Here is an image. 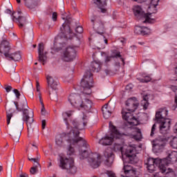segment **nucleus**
Returning <instances> with one entry per match:
<instances>
[{
	"label": "nucleus",
	"instance_id": "1",
	"mask_svg": "<svg viewBox=\"0 0 177 177\" xmlns=\"http://www.w3.org/2000/svg\"><path fill=\"white\" fill-rule=\"evenodd\" d=\"M71 115H73V111H68L62 113L64 121L66 122L67 127V131L66 133L57 136L55 139L56 145L66 149L68 156H73L75 154V150L74 149V147H73L74 145H77V143L82 142L83 146H86L85 140L80 137V131H82V129H84L85 127H86L88 116H83L82 124H78L77 120H73L71 124L69 125L67 122V118L71 117Z\"/></svg>",
	"mask_w": 177,
	"mask_h": 177
},
{
	"label": "nucleus",
	"instance_id": "2",
	"mask_svg": "<svg viewBox=\"0 0 177 177\" xmlns=\"http://www.w3.org/2000/svg\"><path fill=\"white\" fill-rule=\"evenodd\" d=\"M14 104L17 111H22L23 117L22 120L26 123L28 127V132H30V129H32V123L34 122V111H28V105L27 104V100L26 97H22L21 100L18 103L14 102Z\"/></svg>",
	"mask_w": 177,
	"mask_h": 177
},
{
	"label": "nucleus",
	"instance_id": "3",
	"mask_svg": "<svg viewBox=\"0 0 177 177\" xmlns=\"http://www.w3.org/2000/svg\"><path fill=\"white\" fill-rule=\"evenodd\" d=\"M126 106L127 108L122 110L123 120H125L129 125H138L139 121L133 117L131 113H133V111L138 109L139 102H138V100L135 97L129 98L126 102Z\"/></svg>",
	"mask_w": 177,
	"mask_h": 177
},
{
	"label": "nucleus",
	"instance_id": "4",
	"mask_svg": "<svg viewBox=\"0 0 177 177\" xmlns=\"http://www.w3.org/2000/svg\"><path fill=\"white\" fill-rule=\"evenodd\" d=\"M114 151H120L122 156H126L127 161L131 164L135 162V159L136 158V154H138V151H136V145H129L127 146L124 142L115 143L113 145Z\"/></svg>",
	"mask_w": 177,
	"mask_h": 177
},
{
	"label": "nucleus",
	"instance_id": "5",
	"mask_svg": "<svg viewBox=\"0 0 177 177\" xmlns=\"http://www.w3.org/2000/svg\"><path fill=\"white\" fill-rule=\"evenodd\" d=\"M75 94H71L68 97V102L76 109H83L86 113L91 112L93 103L89 99L82 98Z\"/></svg>",
	"mask_w": 177,
	"mask_h": 177
},
{
	"label": "nucleus",
	"instance_id": "6",
	"mask_svg": "<svg viewBox=\"0 0 177 177\" xmlns=\"http://www.w3.org/2000/svg\"><path fill=\"white\" fill-rule=\"evenodd\" d=\"M110 134H106L104 137L101 138L98 143L102 146H110L114 143L115 139H122L124 133L119 132L117 127L113 124V122H109Z\"/></svg>",
	"mask_w": 177,
	"mask_h": 177
},
{
	"label": "nucleus",
	"instance_id": "7",
	"mask_svg": "<svg viewBox=\"0 0 177 177\" xmlns=\"http://www.w3.org/2000/svg\"><path fill=\"white\" fill-rule=\"evenodd\" d=\"M80 158L81 160L88 158V161L92 168H97L100 165V155L99 153H91L89 150L82 149L80 151Z\"/></svg>",
	"mask_w": 177,
	"mask_h": 177
},
{
	"label": "nucleus",
	"instance_id": "8",
	"mask_svg": "<svg viewBox=\"0 0 177 177\" xmlns=\"http://www.w3.org/2000/svg\"><path fill=\"white\" fill-rule=\"evenodd\" d=\"M81 89L84 96H89L92 93V88H93V77L91 72H86L82 79Z\"/></svg>",
	"mask_w": 177,
	"mask_h": 177
},
{
	"label": "nucleus",
	"instance_id": "9",
	"mask_svg": "<svg viewBox=\"0 0 177 177\" xmlns=\"http://www.w3.org/2000/svg\"><path fill=\"white\" fill-rule=\"evenodd\" d=\"M59 167L62 168V169H66L67 172L69 174H75V172H77V167L74 165V159L71 158H67L61 156Z\"/></svg>",
	"mask_w": 177,
	"mask_h": 177
},
{
	"label": "nucleus",
	"instance_id": "10",
	"mask_svg": "<svg viewBox=\"0 0 177 177\" xmlns=\"http://www.w3.org/2000/svg\"><path fill=\"white\" fill-rule=\"evenodd\" d=\"M60 57L63 62H73L77 57V47L68 46L63 49Z\"/></svg>",
	"mask_w": 177,
	"mask_h": 177
},
{
	"label": "nucleus",
	"instance_id": "11",
	"mask_svg": "<svg viewBox=\"0 0 177 177\" xmlns=\"http://www.w3.org/2000/svg\"><path fill=\"white\" fill-rule=\"evenodd\" d=\"M133 12L136 17H144L145 19V23H154V19L151 17V13L145 14L143 12L142 7L135 6L133 8Z\"/></svg>",
	"mask_w": 177,
	"mask_h": 177
},
{
	"label": "nucleus",
	"instance_id": "12",
	"mask_svg": "<svg viewBox=\"0 0 177 177\" xmlns=\"http://www.w3.org/2000/svg\"><path fill=\"white\" fill-rule=\"evenodd\" d=\"M64 20L65 21V23L62 24V27L60 28V31L62 34H66L65 37L69 38V39L71 38V37H74L75 34L71 32V29L70 28V23L71 22V20L68 19V18L63 17Z\"/></svg>",
	"mask_w": 177,
	"mask_h": 177
},
{
	"label": "nucleus",
	"instance_id": "13",
	"mask_svg": "<svg viewBox=\"0 0 177 177\" xmlns=\"http://www.w3.org/2000/svg\"><path fill=\"white\" fill-rule=\"evenodd\" d=\"M12 17L13 21H17L19 28H25L26 24H27V20L26 17H21V12L12 13Z\"/></svg>",
	"mask_w": 177,
	"mask_h": 177
},
{
	"label": "nucleus",
	"instance_id": "14",
	"mask_svg": "<svg viewBox=\"0 0 177 177\" xmlns=\"http://www.w3.org/2000/svg\"><path fill=\"white\" fill-rule=\"evenodd\" d=\"M146 165L147 166V169L149 172H154V171H156V167H158L160 169V165H161V159H154L152 158H148Z\"/></svg>",
	"mask_w": 177,
	"mask_h": 177
},
{
	"label": "nucleus",
	"instance_id": "15",
	"mask_svg": "<svg viewBox=\"0 0 177 177\" xmlns=\"http://www.w3.org/2000/svg\"><path fill=\"white\" fill-rule=\"evenodd\" d=\"M177 161V152L171 151L168 153V156L166 158L161 159L160 165L168 166L169 164H173V162H176Z\"/></svg>",
	"mask_w": 177,
	"mask_h": 177
},
{
	"label": "nucleus",
	"instance_id": "16",
	"mask_svg": "<svg viewBox=\"0 0 177 177\" xmlns=\"http://www.w3.org/2000/svg\"><path fill=\"white\" fill-rule=\"evenodd\" d=\"M11 50L12 46H10V43L8 40L3 39L0 44L1 56L4 55L5 57H6Z\"/></svg>",
	"mask_w": 177,
	"mask_h": 177
},
{
	"label": "nucleus",
	"instance_id": "17",
	"mask_svg": "<svg viewBox=\"0 0 177 177\" xmlns=\"http://www.w3.org/2000/svg\"><path fill=\"white\" fill-rule=\"evenodd\" d=\"M160 124V131L161 133H167L171 128V119H165L164 120L158 121Z\"/></svg>",
	"mask_w": 177,
	"mask_h": 177
},
{
	"label": "nucleus",
	"instance_id": "18",
	"mask_svg": "<svg viewBox=\"0 0 177 177\" xmlns=\"http://www.w3.org/2000/svg\"><path fill=\"white\" fill-rule=\"evenodd\" d=\"M165 165H160V171L162 174H165V177H176V174L175 171L172 170L171 168H167Z\"/></svg>",
	"mask_w": 177,
	"mask_h": 177
},
{
	"label": "nucleus",
	"instance_id": "19",
	"mask_svg": "<svg viewBox=\"0 0 177 177\" xmlns=\"http://www.w3.org/2000/svg\"><path fill=\"white\" fill-rule=\"evenodd\" d=\"M168 115V110L167 109H160L156 113V118L157 121H162L164 120H169V118H167V116Z\"/></svg>",
	"mask_w": 177,
	"mask_h": 177
},
{
	"label": "nucleus",
	"instance_id": "20",
	"mask_svg": "<svg viewBox=\"0 0 177 177\" xmlns=\"http://www.w3.org/2000/svg\"><path fill=\"white\" fill-rule=\"evenodd\" d=\"M101 55L103 57H105V63L107 64L109 62H111V59L114 57H120L121 62H122L123 64H124V58L121 57V53L120 52L113 53L112 55L109 56L107 55L106 53H101Z\"/></svg>",
	"mask_w": 177,
	"mask_h": 177
},
{
	"label": "nucleus",
	"instance_id": "21",
	"mask_svg": "<svg viewBox=\"0 0 177 177\" xmlns=\"http://www.w3.org/2000/svg\"><path fill=\"white\" fill-rule=\"evenodd\" d=\"M48 86L53 89V91H57L59 89V82L57 79L53 78L52 76H46Z\"/></svg>",
	"mask_w": 177,
	"mask_h": 177
},
{
	"label": "nucleus",
	"instance_id": "22",
	"mask_svg": "<svg viewBox=\"0 0 177 177\" xmlns=\"http://www.w3.org/2000/svg\"><path fill=\"white\" fill-rule=\"evenodd\" d=\"M45 49V46H44L43 43L39 44L38 47V53H39V60L41 62V63H43V64H45V62H46V52H44Z\"/></svg>",
	"mask_w": 177,
	"mask_h": 177
},
{
	"label": "nucleus",
	"instance_id": "23",
	"mask_svg": "<svg viewBox=\"0 0 177 177\" xmlns=\"http://www.w3.org/2000/svg\"><path fill=\"white\" fill-rule=\"evenodd\" d=\"M7 60H12L13 62H19L21 60V53L20 51H16L14 53L9 52L8 56L6 57Z\"/></svg>",
	"mask_w": 177,
	"mask_h": 177
},
{
	"label": "nucleus",
	"instance_id": "24",
	"mask_svg": "<svg viewBox=\"0 0 177 177\" xmlns=\"http://www.w3.org/2000/svg\"><path fill=\"white\" fill-rule=\"evenodd\" d=\"M93 2L100 9L102 13L107 12V10L104 8L107 6V0H93Z\"/></svg>",
	"mask_w": 177,
	"mask_h": 177
},
{
	"label": "nucleus",
	"instance_id": "25",
	"mask_svg": "<svg viewBox=\"0 0 177 177\" xmlns=\"http://www.w3.org/2000/svg\"><path fill=\"white\" fill-rule=\"evenodd\" d=\"M134 32L137 35H147L150 34V29L147 27L136 26Z\"/></svg>",
	"mask_w": 177,
	"mask_h": 177
},
{
	"label": "nucleus",
	"instance_id": "26",
	"mask_svg": "<svg viewBox=\"0 0 177 177\" xmlns=\"http://www.w3.org/2000/svg\"><path fill=\"white\" fill-rule=\"evenodd\" d=\"M123 170L125 175H130L131 176H135L136 175V170L131 165H124Z\"/></svg>",
	"mask_w": 177,
	"mask_h": 177
},
{
	"label": "nucleus",
	"instance_id": "27",
	"mask_svg": "<svg viewBox=\"0 0 177 177\" xmlns=\"http://www.w3.org/2000/svg\"><path fill=\"white\" fill-rule=\"evenodd\" d=\"M167 143V139L162 138H156L153 141V147H159V149H162V147H164L165 146V144Z\"/></svg>",
	"mask_w": 177,
	"mask_h": 177
},
{
	"label": "nucleus",
	"instance_id": "28",
	"mask_svg": "<svg viewBox=\"0 0 177 177\" xmlns=\"http://www.w3.org/2000/svg\"><path fill=\"white\" fill-rule=\"evenodd\" d=\"M102 114L104 115V118H105L106 120L111 117V109L109 106L108 104L102 106Z\"/></svg>",
	"mask_w": 177,
	"mask_h": 177
},
{
	"label": "nucleus",
	"instance_id": "29",
	"mask_svg": "<svg viewBox=\"0 0 177 177\" xmlns=\"http://www.w3.org/2000/svg\"><path fill=\"white\" fill-rule=\"evenodd\" d=\"M91 22L94 24V26L98 28H103V26L104 24L102 20L97 19V17H94L93 19H91Z\"/></svg>",
	"mask_w": 177,
	"mask_h": 177
},
{
	"label": "nucleus",
	"instance_id": "30",
	"mask_svg": "<svg viewBox=\"0 0 177 177\" xmlns=\"http://www.w3.org/2000/svg\"><path fill=\"white\" fill-rule=\"evenodd\" d=\"M142 77H137V80L140 81V82H150L151 81L150 75L146 73H142Z\"/></svg>",
	"mask_w": 177,
	"mask_h": 177
},
{
	"label": "nucleus",
	"instance_id": "31",
	"mask_svg": "<svg viewBox=\"0 0 177 177\" xmlns=\"http://www.w3.org/2000/svg\"><path fill=\"white\" fill-rule=\"evenodd\" d=\"M141 105L144 110H147V107H149V95H143V100L141 101Z\"/></svg>",
	"mask_w": 177,
	"mask_h": 177
},
{
	"label": "nucleus",
	"instance_id": "32",
	"mask_svg": "<svg viewBox=\"0 0 177 177\" xmlns=\"http://www.w3.org/2000/svg\"><path fill=\"white\" fill-rule=\"evenodd\" d=\"M91 68L92 71L99 73V71H100V68H102V65H100V63L93 62L91 63Z\"/></svg>",
	"mask_w": 177,
	"mask_h": 177
},
{
	"label": "nucleus",
	"instance_id": "33",
	"mask_svg": "<svg viewBox=\"0 0 177 177\" xmlns=\"http://www.w3.org/2000/svg\"><path fill=\"white\" fill-rule=\"evenodd\" d=\"M104 156L106 157V158H107L106 162H109V161H111V164L113 162V152H111L110 149L105 151L104 152Z\"/></svg>",
	"mask_w": 177,
	"mask_h": 177
},
{
	"label": "nucleus",
	"instance_id": "34",
	"mask_svg": "<svg viewBox=\"0 0 177 177\" xmlns=\"http://www.w3.org/2000/svg\"><path fill=\"white\" fill-rule=\"evenodd\" d=\"M13 117V111L12 109H8L6 111V120H7V124L9 125L10 124V120H12V118Z\"/></svg>",
	"mask_w": 177,
	"mask_h": 177
},
{
	"label": "nucleus",
	"instance_id": "35",
	"mask_svg": "<svg viewBox=\"0 0 177 177\" xmlns=\"http://www.w3.org/2000/svg\"><path fill=\"white\" fill-rule=\"evenodd\" d=\"M135 132H136L137 134L133 136V139L140 140V139H142V131L139 129H136Z\"/></svg>",
	"mask_w": 177,
	"mask_h": 177
},
{
	"label": "nucleus",
	"instance_id": "36",
	"mask_svg": "<svg viewBox=\"0 0 177 177\" xmlns=\"http://www.w3.org/2000/svg\"><path fill=\"white\" fill-rule=\"evenodd\" d=\"M158 2H160V0H151V6L150 8H152L154 9L153 13L157 12V10L156 9V7L158 6Z\"/></svg>",
	"mask_w": 177,
	"mask_h": 177
},
{
	"label": "nucleus",
	"instance_id": "37",
	"mask_svg": "<svg viewBox=\"0 0 177 177\" xmlns=\"http://www.w3.org/2000/svg\"><path fill=\"white\" fill-rule=\"evenodd\" d=\"M39 156H37L36 158H28L29 161H33L34 165L36 167H39Z\"/></svg>",
	"mask_w": 177,
	"mask_h": 177
},
{
	"label": "nucleus",
	"instance_id": "38",
	"mask_svg": "<svg viewBox=\"0 0 177 177\" xmlns=\"http://www.w3.org/2000/svg\"><path fill=\"white\" fill-rule=\"evenodd\" d=\"M75 32H77V34H82V32H84V28H82V26H77L75 28Z\"/></svg>",
	"mask_w": 177,
	"mask_h": 177
},
{
	"label": "nucleus",
	"instance_id": "39",
	"mask_svg": "<svg viewBox=\"0 0 177 177\" xmlns=\"http://www.w3.org/2000/svg\"><path fill=\"white\" fill-rule=\"evenodd\" d=\"M38 168V166L34 165V167H31L30 169V174L32 175H35L37 174V169Z\"/></svg>",
	"mask_w": 177,
	"mask_h": 177
},
{
	"label": "nucleus",
	"instance_id": "40",
	"mask_svg": "<svg viewBox=\"0 0 177 177\" xmlns=\"http://www.w3.org/2000/svg\"><path fill=\"white\" fill-rule=\"evenodd\" d=\"M13 80L14 81H15L16 82H20V75L17 73H16L14 76H13Z\"/></svg>",
	"mask_w": 177,
	"mask_h": 177
},
{
	"label": "nucleus",
	"instance_id": "41",
	"mask_svg": "<svg viewBox=\"0 0 177 177\" xmlns=\"http://www.w3.org/2000/svg\"><path fill=\"white\" fill-rule=\"evenodd\" d=\"M156 128H157V124H154L152 126V128L151 130V136H154V133L156 132Z\"/></svg>",
	"mask_w": 177,
	"mask_h": 177
},
{
	"label": "nucleus",
	"instance_id": "42",
	"mask_svg": "<svg viewBox=\"0 0 177 177\" xmlns=\"http://www.w3.org/2000/svg\"><path fill=\"white\" fill-rule=\"evenodd\" d=\"M36 89L37 92H39V93H41V87L39 86V82L38 80H36Z\"/></svg>",
	"mask_w": 177,
	"mask_h": 177
},
{
	"label": "nucleus",
	"instance_id": "43",
	"mask_svg": "<svg viewBox=\"0 0 177 177\" xmlns=\"http://www.w3.org/2000/svg\"><path fill=\"white\" fill-rule=\"evenodd\" d=\"M106 174L109 177H116L115 174H114V172H113L112 171H107Z\"/></svg>",
	"mask_w": 177,
	"mask_h": 177
},
{
	"label": "nucleus",
	"instance_id": "44",
	"mask_svg": "<svg viewBox=\"0 0 177 177\" xmlns=\"http://www.w3.org/2000/svg\"><path fill=\"white\" fill-rule=\"evenodd\" d=\"M13 92L15 94L16 97L19 99V97H20V92H19V90L14 89Z\"/></svg>",
	"mask_w": 177,
	"mask_h": 177
},
{
	"label": "nucleus",
	"instance_id": "45",
	"mask_svg": "<svg viewBox=\"0 0 177 177\" xmlns=\"http://www.w3.org/2000/svg\"><path fill=\"white\" fill-rule=\"evenodd\" d=\"M20 135H21V132H19L17 137H13L15 142H19V140H20Z\"/></svg>",
	"mask_w": 177,
	"mask_h": 177
},
{
	"label": "nucleus",
	"instance_id": "46",
	"mask_svg": "<svg viewBox=\"0 0 177 177\" xmlns=\"http://www.w3.org/2000/svg\"><path fill=\"white\" fill-rule=\"evenodd\" d=\"M170 89L174 92V93H177V86L171 85L170 86Z\"/></svg>",
	"mask_w": 177,
	"mask_h": 177
},
{
	"label": "nucleus",
	"instance_id": "47",
	"mask_svg": "<svg viewBox=\"0 0 177 177\" xmlns=\"http://www.w3.org/2000/svg\"><path fill=\"white\" fill-rule=\"evenodd\" d=\"M41 113L42 115H45L46 114V111L45 110L44 105L41 106Z\"/></svg>",
	"mask_w": 177,
	"mask_h": 177
},
{
	"label": "nucleus",
	"instance_id": "48",
	"mask_svg": "<svg viewBox=\"0 0 177 177\" xmlns=\"http://www.w3.org/2000/svg\"><path fill=\"white\" fill-rule=\"evenodd\" d=\"M52 18H53V21H56V20H57V13L53 12Z\"/></svg>",
	"mask_w": 177,
	"mask_h": 177
},
{
	"label": "nucleus",
	"instance_id": "49",
	"mask_svg": "<svg viewBox=\"0 0 177 177\" xmlns=\"http://www.w3.org/2000/svg\"><path fill=\"white\" fill-rule=\"evenodd\" d=\"M64 48V44H59V46L57 47L56 50H62Z\"/></svg>",
	"mask_w": 177,
	"mask_h": 177
},
{
	"label": "nucleus",
	"instance_id": "50",
	"mask_svg": "<svg viewBox=\"0 0 177 177\" xmlns=\"http://www.w3.org/2000/svg\"><path fill=\"white\" fill-rule=\"evenodd\" d=\"M45 127H46V121L42 120L41 121V128L42 129H45Z\"/></svg>",
	"mask_w": 177,
	"mask_h": 177
},
{
	"label": "nucleus",
	"instance_id": "51",
	"mask_svg": "<svg viewBox=\"0 0 177 177\" xmlns=\"http://www.w3.org/2000/svg\"><path fill=\"white\" fill-rule=\"evenodd\" d=\"M39 99L41 106H44V102L42 101V96L41 95V93H39Z\"/></svg>",
	"mask_w": 177,
	"mask_h": 177
},
{
	"label": "nucleus",
	"instance_id": "52",
	"mask_svg": "<svg viewBox=\"0 0 177 177\" xmlns=\"http://www.w3.org/2000/svg\"><path fill=\"white\" fill-rule=\"evenodd\" d=\"M6 92L9 93L10 92V91H12V86H7L6 88H5Z\"/></svg>",
	"mask_w": 177,
	"mask_h": 177
},
{
	"label": "nucleus",
	"instance_id": "53",
	"mask_svg": "<svg viewBox=\"0 0 177 177\" xmlns=\"http://www.w3.org/2000/svg\"><path fill=\"white\" fill-rule=\"evenodd\" d=\"M5 13L7 15H12V10H10V9H6Z\"/></svg>",
	"mask_w": 177,
	"mask_h": 177
},
{
	"label": "nucleus",
	"instance_id": "54",
	"mask_svg": "<svg viewBox=\"0 0 177 177\" xmlns=\"http://www.w3.org/2000/svg\"><path fill=\"white\" fill-rule=\"evenodd\" d=\"M26 5H28V3H32V0H24Z\"/></svg>",
	"mask_w": 177,
	"mask_h": 177
},
{
	"label": "nucleus",
	"instance_id": "55",
	"mask_svg": "<svg viewBox=\"0 0 177 177\" xmlns=\"http://www.w3.org/2000/svg\"><path fill=\"white\" fill-rule=\"evenodd\" d=\"M19 177H28V174L26 173H22L20 174Z\"/></svg>",
	"mask_w": 177,
	"mask_h": 177
},
{
	"label": "nucleus",
	"instance_id": "56",
	"mask_svg": "<svg viewBox=\"0 0 177 177\" xmlns=\"http://www.w3.org/2000/svg\"><path fill=\"white\" fill-rule=\"evenodd\" d=\"M174 103L176 104L175 106H174V109H176V107H177V95L175 96Z\"/></svg>",
	"mask_w": 177,
	"mask_h": 177
},
{
	"label": "nucleus",
	"instance_id": "57",
	"mask_svg": "<svg viewBox=\"0 0 177 177\" xmlns=\"http://www.w3.org/2000/svg\"><path fill=\"white\" fill-rule=\"evenodd\" d=\"M135 2H138V3H142V2H145V0H133Z\"/></svg>",
	"mask_w": 177,
	"mask_h": 177
},
{
	"label": "nucleus",
	"instance_id": "58",
	"mask_svg": "<svg viewBox=\"0 0 177 177\" xmlns=\"http://www.w3.org/2000/svg\"><path fill=\"white\" fill-rule=\"evenodd\" d=\"M32 147H35V149H37V145L32 144Z\"/></svg>",
	"mask_w": 177,
	"mask_h": 177
},
{
	"label": "nucleus",
	"instance_id": "59",
	"mask_svg": "<svg viewBox=\"0 0 177 177\" xmlns=\"http://www.w3.org/2000/svg\"><path fill=\"white\" fill-rule=\"evenodd\" d=\"M122 177H131V176L130 175H126V176H122Z\"/></svg>",
	"mask_w": 177,
	"mask_h": 177
},
{
	"label": "nucleus",
	"instance_id": "60",
	"mask_svg": "<svg viewBox=\"0 0 177 177\" xmlns=\"http://www.w3.org/2000/svg\"><path fill=\"white\" fill-rule=\"evenodd\" d=\"M16 1H17V3H20V2H21V0H16Z\"/></svg>",
	"mask_w": 177,
	"mask_h": 177
},
{
	"label": "nucleus",
	"instance_id": "61",
	"mask_svg": "<svg viewBox=\"0 0 177 177\" xmlns=\"http://www.w3.org/2000/svg\"><path fill=\"white\" fill-rule=\"evenodd\" d=\"M3 168L2 166H0V172L2 171Z\"/></svg>",
	"mask_w": 177,
	"mask_h": 177
},
{
	"label": "nucleus",
	"instance_id": "62",
	"mask_svg": "<svg viewBox=\"0 0 177 177\" xmlns=\"http://www.w3.org/2000/svg\"><path fill=\"white\" fill-rule=\"evenodd\" d=\"M104 41H105V44H107V39H105Z\"/></svg>",
	"mask_w": 177,
	"mask_h": 177
},
{
	"label": "nucleus",
	"instance_id": "63",
	"mask_svg": "<svg viewBox=\"0 0 177 177\" xmlns=\"http://www.w3.org/2000/svg\"><path fill=\"white\" fill-rule=\"evenodd\" d=\"M37 45H33V48H36Z\"/></svg>",
	"mask_w": 177,
	"mask_h": 177
},
{
	"label": "nucleus",
	"instance_id": "64",
	"mask_svg": "<svg viewBox=\"0 0 177 177\" xmlns=\"http://www.w3.org/2000/svg\"><path fill=\"white\" fill-rule=\"evenodd\" d=\"M49 95H52V93L49 92Z\"/></svg>",
	"mask_w": 177,
	"mask_h": 177
}]
</instances>
